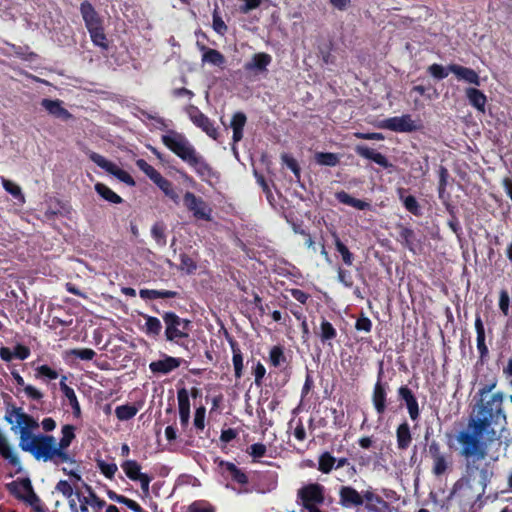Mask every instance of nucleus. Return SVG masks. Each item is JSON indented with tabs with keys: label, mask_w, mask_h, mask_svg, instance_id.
Wrapping results in <instances>:
<instances>
[{
	"label": "nucleus",
	"mask_w": 512,
	"mask_h": 512,
	"mask_svg": "<svg viewBox=\"0 0 512 512\" xmlns=\"http://www.w3.org/2000/svg\"><path fill=\"white\" fill-rule=\"evenodd\" d=\"M298 497L307 511L324 502V488L317 483L308 484L299 489Z\"/></svg>",
	"instance_id": "7"
},
{
	"label": "nucleus",
	"mask_w": 512,
	"mask_h": 512,
	"mask_svg": "<svg viewBox=\"0 0 512 512\" xmlns=\"http://www.w3.org/2000/svg\"><path fill=\"white\" fill-rule=\"evenodd\" d=\"M335 462H336V459L329 452H324L319 457L318 469L322 473L328 474L333 469Z\"/></svg>",
	"instance_id": "39"
},
{
	"label": "nucleus",
	"mask_w": 512,
	"mask_h": 512,
	"mask_svg": "<svg viewBox=\"0 0 512 512\" xmlns=\"http://www.w3.org/2000/svg\"><path fill=\"white\" fill-rule=\"evenodd\" d=\"M283 351L280 347L274 346L270 351V361L273 366L277 367L283 360Z\"/></svg>",
	"instance_id": "56"
},
{
	"label": "nucleus",
	"mask_w": 512,
	"mask_h": 512,
	"mask_svg": "<svg viewBox=\"0 0 512 512\" xmlns=\"http://www.w3.org/2000/svg\"><path fill=\"white\" fill-rule=\"evenodd\" d=\"M29 354V349L23 345H17L13 351V357L18 358L20 360H25L26 358H28Z\"/></svg>",
	"instance_id": "63"
},
{
	"label": "nucleus",
	"mask_w": 512,
	"mask_h": 512,
	"mask_svg": "<svg viewBox=\"0 0 512 512\" xmlns=\"http://www.w3.org/2000/svg\"><path fill=\"white\" fill-rule=\"evenodd\" d=\"M169 316H175V313L173 312H166L163 315V321L165 323L166 329H165V336L168 341H174L177 338H187L189 336L187 331L181 330V325H175V327L170 328V318Z\"/></svg>",
	"instance_id": "21"
},
{
	"label": "nucleus",
	"mask_w": 512,
	"mask_h": 512,
	"mask_svg": "<svg viewBox=\"0 0 512 512\" xmlns=\"http://www.w3.org/2000/svg\"><path fill=\"white\" fill-rule=\"evenodd\" d=\"M41 106L52 116L59 118L64 121H68L73 118L72 114L63 107L60 100L43 99Z\"/></svg>",
	"instance_id": "13"
},
{
	"label": "nucleus",
	"mask_w": 512,
	"mask_h": 512,
	"mask_svg": "<svg viewBox=\"0 0 512 512\" xmlns=\"http://www.w3.org/2000/svg\"><path fill=\"white\" fill-rule=\"evenodd\" d=\"M137 167L145 173L149 179L156 184L163 176L150 164H148L144 159H138L136 161Z\"/></svg>",
	"instance_id": "31"
},
{
	"label": "nucleus",
	"mask_w": 512,
	"mask_h": 512,
	"mask_svg": "<svg viewBox=\"0 0 512 512\" xmlns=\"http://www.w3.org/2000/svg\"><path fill=\"white\" fill-rule=\"evenodd\" d=\"M427 72L436 80H442L446 78L451 71L449 70V65L444 67L440 64H432L427 68Z\"/></svg>",
	"instance_id": "40"
},
{
	"label": "nucleus",
	"mask_w": 512,
	"mask_h": 512,
	"mask_svg": "<svg viewBox=\"0 0 512 512\" xmlns=\"http://www.w3.org/2000/svg\"><path fill=\"white\" fill-rule=\"evenodd\" d=\"M469 103L480 112L485 111L487 98L480 90L476 88H467L465 90Z\"/></svg>",
	"instance_id": "22"
},
{
	"label": "nucleus",
	"mask_w": 512,
	"mask_h": 512,
	"mask_svg": "<svg viewBox=\"0 0 512 512\" xmlns=\"http://www.w3.org/2000/svg\"><path fill=\"white\" fill-rule=\"evenodd\" d=\"M411 442V433L407 423H402L397 428V445L399 449H406Z\"/></svg>",
	"instance_id": "28"
},
{
	"label": "nucleus",
	"mask_w": 512,
	"mask_h": 512,
	"mask_svg": "<svg viewBox=\"0 0 512 512\" xmlns=\"http://www.w3.org/2000/svg\"><path fill=\"white\" fill-rule=\"evenodd\" d=\"M24 392L33 400H40L43 397V394L32 385H25Z\"/></svg>",
	"instance_id": "64"
},
{
	"label": "nucleus",
	"mask_w": 512,
	"mask_h": 512,
	"mask_svg": "<svg viewBox=\"0 0 512 512\" xmlns=\"http://www.w3.org/2000/svg\"><path fill=\"white\" fill-rule=\"evenodd\" d=\"M38 374L48 377L51 380H54L58 377V373L55 370H52L47 365H42L37 368Z\"/></svg>",
	"instance_id": "62"
},
{
	"label": "nucleus",
	"mask_w": 512,
	"mask_h": 512,
	"mask_svg": "<svg viewBox=\"0 0 512 512\" xmlns=\"http://www.w3.org/2000/svg\"><path fill=\"white\" fill-rule=\"evenodd\" d=\"M56 490L67 498H71L74 494L72 486L65 480H60L57 483Z\"/></svg>",
	"instance_id": "57"
},
{
	"label": "nucleus",
	"mask_w": 512,
	"mask_h": 512,
	"mask_svg": "<svg viewBox=\"0 0 512 512\" xmlns=\"http://www.w3.org/2000/svg\"><path fill=\"white\" fill-rule=\"evenodd\" d=\"M97 465L101 472L107 477V478H113L116 471H117V465L115 463H106L102 460H99L97 462Z\"/></svg>",
	"instance_id": "46"
},
{
	"label": "nucleus",
	"mask_w": 512,
	"mask_h": 512,
	"mask_svg": "<svg viewBox=\"0 0 512 512\" xmlns=\"http://www.w3.org/2000/svg\"><path fill=\"white\" fill-rule=\"evenodd\" d=\"M183 201L187 209L193 213L194 217L207 221L211 220V209L201 198L187 191Z\"/></svg>",
	"instance_id": "8"
},
{
	"label": "nucleus",
	"mask_w": 512,
	"mask_h": 512,
	"mask_svg": "<svg viewBox=\"0 0 512 512\" xmlns=\"http://www.w3.org/2000/svg\"><path fill=\"white\" fill-rule=\"evenodd\" d=\"M108 497L115 502L125 504L135 512H142V508L135 501L128 499L124 496L118 495L113 491L108 492Z\"/></svg>",
	"instance_id": "41"
},
{
	"label": "nucleus",
	"mask_w": 512,
	"mask_h": 512,
	"mask_svg": "<svg viewBox=\"0 0 512 512\" xmlns=\"http://www.w3.org/2000/svg\"><path fill=\"white\" fill-rule=\"evenodd\" d=\"M449 70L453 73L456 78L460 81H464L469 84L476 86L480 85V77L477 72L471 68L464 67L458 64H450Z\"/></svg>",
	"instance_id": "14"
},
{
	"label": "nucleus",
	"mask_w": 512,
	"mask_h": 512,
	"mask_svg": "<svg viewBox=\"0 0 512 512\" xmlns=\"http://www.w3.org/2000/svg\"><path fill=\"white\" fill-rule=\"evenodd\" d=\"M162 142L186 163H189L197 154L188 139L176 131H170L168 134L163 135Z\"/></svg>",
	"instance_id": "4"
},
{
	"label": "nucleus",
	"mask_w": 512,
	"mask_h": 512,
	"mask_svg": "<svg viewBox=\"0 0 512 512\" xmlns=\"http://www.w3.org/2000/svg\"><path fill=\"white\" fill-rule=\"evenodd\" d=\"M339 504L346 509L357 508L364 504L363 494L351 486H341L339 489Z\"/></svg>",
	"instance_id": "11"
},
{
	"label": "nucleus",
	"mask_w": 512,
	"mask_h": 512,
	"mask_svg": "<svg viewBox=\"0 0 512 512\" xmlns=\"http://www.w3.org/2000/svg\"><path fill=\"white\" fill-rule=\"evenodd\" d=\"M221 466H224L226 470L231 474L234 481L239 484H246L248 482V478L240 469H238L235 464L231 462H220Z\"/></svg>",
	"instance_id": "35"
},
{
	"label": "nucleus",
	"mask_w": 512,
	"mask_h": 512,
	"mask_svg": "<svg viewBox=\"0 0 512 512\" xmlns=\"http://www.w3.org/2000/svg\"><path fill=\"white\" fill-rule=\"evenodd\" d=\"M505 394L497 391L491 396H479L475 414L468 423V429L457 435V441L466 444L465 453L478 451L481 456L484 453L483 439L492 441L496 437L494 427H503L507 423L506 413L503 407Z\"/></svg>",
	"instance_id": "2"
},
{
	"label": "nucleus",
	"mask_w": 512,
	"mask_h": 512,
	"mask_svg": "<svg viewBox=\"0 0 512 512\" xmlns=\"http://www.w3.org/2000/svg\"><path fill=\"white\" fill-rule=\"evenodd\" d=\"M333 238H334V243H335V247H336V250L340 253V255L342 256V260L343 262L348 265V266H351L352 263H353V254L349 251V249L341 242V240L339 239V237L337 236L336 233H333Z\"/></svg>",
	"instance_id": "37"
},
{
	"label": "nucleus",
	"mask_w": 512,
	"mask_h": 512,
	"mask_svg": "<svg viewBox=\"0 0 512 512\" xmlns=\"http://www.w3.org/2000/svg\"><path fill=\"white\" fill-rule=\"evenodd\" d=\"M336 199L340 203H342V204H346V205L352 206V207L357 208L359 210H365L366 208L369 207V203H367L365 201H362L360 199H356V198L350 196L345 191L337 192L336 193Z\"/></svg>",
	"instance_id": "26"
},
{
	"label": "nucleus",
	"mask_w": 512,
	"mask_h": 512,
	"mask_svg": "<svg viewBox=\"0 0 512 512\" xmlns=\"http://www.w3.org/2000/svg\"><path fill=\"white\" fill-rule=\"evenodd\" d=\"M383 127L394 132H412L418 129V125L409 114L388 118L384 120Z\"/></svg>",
	"instance_id": "10"
},
{
	"label": "nucleus",
	"mask_w": 512,
	"mask_h": 512,
	"mask_svg": "<svg viewBox=\"0 0 512 512\" xmlns=\"http://www.w3.org/2000/svg\"><path fill=\"white\" fill-rule=\"evenodd\" d=\"M80 12L87 30L102 26V20L92 4L84 1L80 5Z\"/></svg>",
	"instance_id": "12"
},
{
	"label": "nucleus",
	"mask_w": 512,
	"mask_h": 512,
	"mask_svg": "<svg viewBox=\"0 0 512 512\" xmlns=\"http://www.w3.org/2000/svg\"><path fill=\"white\" fill-rule=\"evenodd\" d=\"M180 366V360L171 356H165L164 359L153 361L149 368L153 373L167 374Z\"/></svg>",
	"instance_id": "17"
},
{
	"label": "nucleus",
	"mask_w": 512,
	"mask_h": 512,
	"mask_svg": "<svg viewBox=\"0 0 512 512\" xmlns=\"http://www.w3.org/2000/svg\"><path fill=\"white\" fill-rule=\"evenodd\" d=\"M363 498L368 512H385L388 508V503L370 489L363 492Z\"/></svg>",
	"instance_id": "15"
},
{
	"label": "nucleus",
	"mask_w": 512,
	"mask_h": 512,
	"mask_svg": "<svg viewBox=\"0 0 512 512\" xmlns=\"http://www.w3.org/2000/svg\"><path fill=\"white\" fill-rule=\"evenodd\" d=\"M188 164L194 167L197 173L202 177H209L212 174L210 166L198 154H196Z\"/></svg>",
	"instance_id": "32"
},
{
	"label": "nucleus",
	"mask_w": 512,
	"mask_h": 512,
	"mask_svg": "<svg viewBox=\"0 0 512 512\" xmlns=\"http://www.w3.org/2000/svg\"><path fill=\"white\" fill-rule=\"evenodd\" d=\"M139 295L142 299L152 300L157 298H174L177 296V292L175 291H158V290H150V289H141Z\"/></svg>",
	"instance_id": "30"
},
{
	"label": "nucleus",
	"mask_w": 512,
	"mask_h": 512,
	"mask_svg": "<svg viewBox=\"0 0 512 512\" xmlns=\"http://www.w3.org/2000/svg\"><path fill=\"white\" fill-rule=\"evenodd\" d=\"M398 392L400 398L406 403L410 418L416 420L419 417V407L412 391L406 386H401Z\"/></svg>",
	"instance_id": "18"
},
{
	"label": "nucleus",
	"mask_w": 512,
	"mask_h": 512,
	"mask_svg": "<svg viewBox=\"0 0 512 512\" xmlns=\"http://www.w3.org/2000/svg\"><path fill=\"white\" fill-rule=\"evenodd\" d=\"M121 467L126 476L133 481H137L144 474L141 473V466L135 460H127L123 462Z\"/></svg>",
	"instance_id": "27"
},
{
	"label": "nucleus",
	"mask_w": 512,
	"mask_h": 512,
	"mask_svg": "<svg viewBox=\"0 0 512 512\" xmlns=\"http://www.w3.org/2000/svg\"><path fill=\"white\" fill-rule=\"evenodd\" d=\"M315 160L319 165L324 166H336L339 163V157L337 154L330 152H319L315 154Z\"/></svg>",
	"instance_id": "38"
},
{
	"label": "nucleus",
	"mask_w": 512,
	"mask_h": 512,
	"mask_svg": "<svg viewBox=\"0 0 512 512\" xmlns=\"http://www.w3.org/2000/svg\"><path fill=\"white\" fill-rule=\"evenodd\" d=\"M95 190L102 198H104L106 201H109L111 203L119 204L123 201L122 198L118 194H116L108 186H106L102 183H97L95 185Z\"/></svg>",
	"instance_id": "29"
},
{
	"label": "nucleus",
	"mask_w": 512,
	"mask_h": 512,
	"mask_svg": "<svg viewBox=\"0 0 512 512\" xmlns=\"http://www.w3.org/2000/svg\"><path fill=\"white\" fill-rule=\"evenodd\" d=\"M213 29L219 35H224L227 31V26L222 20V18L218 15L217 11L213 12Z\"/></svg>",
	"instance_id": "52"
},
{
	"label": "nucleus",
	"mask_w": 512,
	"mask_h": 512,
	"mask_svg": "<svg viewBox=\"0 0 512 512\" xmlns=\"http://www.w3.org/2000/svg\"><path fill=\"white\" fill-rule=\"evenodd\" d=\"M499 308L503 312L504 315H508L509 311V295L506 290L500 291L499 296Z\"/></svg>",
	"instance_id": "59"
},
{
	"label": "nucleus",
	"mask_w": 512,
	"mask_h": 512,
	"mask_svg": "<svg viewBox=\"0 0 512 512\" xmlns=\"http://www.w3.org/2000/svg\"><path fill=\"white\" fill-rule=\"evenodd\" d=\"M181 265L180 269L186 271L188 274L192 273L196 269L195 262L186 254H181Z\"/></svg>",
	"instance_id": "55"
},
{
	"label": "nucleus",
	"mask_w": 512,
	"mask_h": 512,
	"mask_svg": "<svg viewBox=\"0 0 512 512\" xmlns=\"http://www.w3.org/2000/svg\"><path fill=\"white\" fill-rule=\"evenodd\" d=\"M283 163L292 170L295 176L299 179L300 177V168L298 166L297 161L287 154H283L281 157Z\"/></svg>",
	"instance_id": "54"
},
{
	"label": "nucleus",
	"mask_w": 512,
	"mask_h": 512,
	"mask_svg": "<svg viewBox=\"0 0 512 512\" xmlns=\"http://www.w3.org/2000/svg\"><path fill=\"white\" fill-rule=\"evenodd\" d=\"M7 487L12 494L32 506L36 512H44L40 506V499L35 494L29 478L13 481Z\"/></svg>",
	"instance_id": "5"
},
{
	"label": "nucleus",
	"mask_w": 512,
	"mask_h": 512,
	"mask_svg": "<svg viewBox=\"0 0 512 512\" xmlns=\"http://www.w3.org/2000/svg\"><path fill=\"white\" fill-rule=\"evenodd\" d=\"M498 384V380L496 377H493L490 379L487 383L483 384L482 387L478 390V397L479 396H491L494 392H492Z\"/></svg>",
	"instance_id": "51"
},
{
	"label": "nucleus",
	"mask_w": 512,
	"mask_h": 512,
	"mask_svg": "<svg viewBox=\"0 0 512 512\" xmlns=\"http://www.w3.org/2000/svg\"><path fill=\"white\" fill-rule=\"evenodd\" d=\"M371 327H372V323H371L370 319L365 316L358 318L356 321V324H355V328L358 331L370 332Z\"/></svg>",
	"instance_id": "60"
},
{
	"label": "nucleus",
	"mask_w": 512,
	"mask_h": 512,
	"mask_svg": "<svg viewBox=\"0 0 512 512\" xmlns=\"http://www.w3.org/2000/svg\"><path fill=\"white\" fill-rule=\"evenodd\" d=\"M151 234L159 245L164 246L166 244L163 225L159 223L154 224L151 229Z\"/></svg>",
	"instance_id": "47"
},
{
	"label": "nucleus",
	"mask_w": 512,
	"mask_h": 512,
	"mask_svg": "<svg viewBox=\"0 0 512 512\" xmlns=\"http://www.w3.org/2000/svg\"><path fill=\"white\" fill-rule=\"evenodd\" d=\"M386 392L382 384L378 381L373 391V404L379 414H382L386 408Z\"/></svg>",
	"instance_id": "25"
},
{
	"label": "nucleus",
	"mask_w": 512,
	"mask_h": 512,
	"mask_svg": "<svg viewBox=\"0 0 512 512\" xmlns=\"http://www.w3.org/2000/svg\"><path fill=\"white\" fill-rule=\"evenodd\" d=\"M355 152L357 153V155H359L360 157H363L365 159H368V160H371V161H374V157L376 156V150L372 149V148H369L365 145H357L355 147Z\"/></svg>",
	"instance_id": "50"
},
{
	"label": "nucleus",
	"mask_w": 512,
	"mask_h": 512,
	"mask_svg": "<svg viewBox=\"0 0 512 512\" xmlns=\"http://www.w3.org/2000/svg\"><path fill=\"white\" fill-rule=\"evenodd\" d=\"M271 56L267 53H256L252 59L245 63L244 68L246 71H265L267 66L271 63Z\"/></svg>",
	"instance_id": "20"
},
{
	"label": "nucleus",
	"mask_w": 512,
	"mask_h": 512,
	"mask_svg": "<svg viewBox=\"0 0 512 512\" xmlns=\"http://www.w3.org/2000/svg\"><path fill=\"white\" fill-rule=\"evenodd\" d=\"M69 353L80 358L81 360H92L96 355L95 351L90 348L72 349Z\"/></svg>",
	"instance_id": "49"
},
{
	"label": "nucleus",
	"mask_w": 512,
	"mask_h": 512,
	"mask_svg": "<svg viewBox=\"0 0 512 512\" xmlns=\"http://www.w3.org/2000/svg\"><path fill=\"white\" fill-rule=\"evenodd\" d=\"M4 420L11 425V431L19 434V448L30 453L35 460L52 462L55 465L75 463L74 457L67 452L75 438L73 425L67 424L62 427V438L57 442L52 435L34 434L33 431L39 428V423L21 407L7 404Z\"/></svg>",
	"instance_id": "1"
},
{
	"label": "nucleus",
	"mask_w": 512,
	"mask_h": 512,
	"mask_svg": "<svg viewBox=\"0 0 512 512\" xmlns=\"http://www.w3.org/2000/svg\"><path fill=\"white\" fill-rule=\"evenodd\" d=\"M178 405H179V416L182 426H187L190 419V403L188 392L185 388H182L177 393Z\"/></svg>",
	"instance_id": "19"
},
{
	"label": "nucleus",
	"mask_w": 512,
	"mask_h": 512,
	"mask_svg": "<svg viewBox=\"0 0 512 512\" xmlns=\"http://www.w3.org/2000/svg\"><path fill=\"white\" fill-rule=\"evenodd\" d=\"M205 413H206V410L203 406L196 409L195 416H194V425L196 428L201 429V430L204 429Z\"/></svg>",
	"instance_id": "58"
},
{
	"label": "nucleus",
	"mask_w": 512,
	"mask_h": 512,
	"mask_svg": "<svg viewBox=\"0 0 512 512\" xmlns=\"http://www.w3.org/2000/svg\"><path fill=\"white\" fill-rule=\"evenodd\" d=\"M89 158L93 161L97 166L104 169L109 174L115 176L121 182L127 184L128 186H135L134 179L127 173L126 171L120 169L116 164L107 160L102 155L96 152H90Z\"/></svg>",
	"instance_id": "6"
},
{
	"label": "nucleus",
	"mask_w": 512,
	"mask_h": 512,
	"mask_svg": "<svg viewBox=\"0 0 512 512\" xmlns=\"http://www.w3.org/2000/svg\"><path fill=\"white\" fill-rule=\"evenodd\" d=\"M90 37L94 45L99 46L103 49L108 48L107 38L104 33L103 25L97 28L88 30Z\"/></svg>",
	"instance_id": "36"
},
{
	"label": "nucleus",
	"mask_w": 512,
	"mask_h": 512,
	"mask_svg": "<svg viewBox=\"0 0 512 512\" xmlns=\"http://www.w3.org/2000/svg\"><path fill=\"white\" fill-rule=\"evenodd\" d=\"M403 204L405 208L412 214L418 215L419 214V204L416 200V198L412 195H409L403 199Z\"/></svg>",
	"instance_id": "53"
},
{
	"label": "nucleus",
	"mask_w": 512,
	"mask_h": 512,
	"mask_svg": "<svg viewBox=\"0 0 512 512\" xmlns=\"http://www.w3.org/2000/svg\"><path fill=\"white\" fill-rule=\"evenodd\" d=\"M144 318L146 320L144 326L145 333L151 336H158L162 329L160 320L156 317L149 315H144Z\"/></svg>",
	"instance_id": "34"
},
{
	"label": "nucleus",
	"mask_w": 512,
	"mask_h": 512,
	"mask_svg": "<svg viewBox=\"0 0 512 512\" xmlns=\"http://www.w3.org/2000/svg\"><path fill=\"white\" fill-rule=\"evenodd\" d=\"M432 460H433L432 472L434 473V475L441 476L444 473H446V471L448 470V468L450 466V460L447 455L444 454L441 456L433 457Z\"/></svg>",
	"instance_id": "33"
},
{
	"label": "nucleus",
	"mask_w": 512,
	"mask_h": 512,
	"mask_svg": "<svg viewBox=\"0 0 512 512\" xmlns=\"http://www.w3.org/2000/svg\"><path fill=\"white\" fill-rule=\"evenodd\" d=\"M246 115L242 112H237L233 115L231 120V128L233 130V142L237 143L243 138V128L246 124Z\"/></svg>",
	"instance_id": "23"
},
{
	"label": "nucleus",
	"mask_w": 512,
	"mask_h": 512,
	"mask_svg": "<svg viewBox=\"0 0 512 512\" xmlns=\"http://www.w3.org/2000/svg\"><path fill=\"white\" fill-rule=\"evenodd\" d=\"M200 50L203 52L202 62H207L219 67L224 65L225 57L218 50L208 48L204 45L200 46Z\"/></svg>",
	"instance_id": "24"
},
{
	"label": "nucleus",
	"mask_w": 512,
	"mask_h": 512,
	"mask_svg": "<svg viewBox=\"0 0 512 512\" xmlns=\"http://www.w3.org/2000/svg\"><path fill=\"white\" fill-rule=\"evenodd\" d=\"M0 455L13 466L21 468L20 458L15 448L9 443L7 436L0 430Z\"/></svg>",
	"instance_id": "16"
},
{
	"label": "nucleus",
	"mask_w": 512,
	"mask_h": 512,
	"mask_svg": "<svg viewBox=\"0 0 512 512\" xmlns=\"http://www.w3.org/2000/svg\"><path fill=\"white\" fill-rule=\"evenodd\" d=\"M266 453V446L262 443H255L250 446V455L254 458L263 457Z\"/></svg>",
	"instance_id": "61"
},
{
	"label": "nucleus",
	"mask_w": 512,
	"mask_h": 512,
	"mask_svg": "<svg viewBox=\"0 0 512 512\" xmlns=\"http://www.w3.org/2000/svg\"><path fill=\"white\" fill-rule=\"evenodd\" d=\"M487 442H490L489 440L483 439V445H484V453L483 456L476 451L471 454L465 453V446L463 442H459L461 445V455L466 457L467 463H466V481L471 487L477 486L481 493L485 492V488L490 480V477L492 475V471L490 470V466L487 462L482 463L481 461L484 460L487 456Z\"/></svg>",
	"instance_id": "3"
},
{
	"label": "nucleus",
	"mask_w": 512,
	"mask_h": 512,
	"mask_svg": "<svg viewBox=\"0 0 512 512\" xmlns=\"http://www.w3.org/2000/svg\"><path fill=\"white\" fill-rule=\"evenodd\" d=\"M233 350V365L235 370V376L236 378H240L242 375V369H243V358L242 354L239 348H236L234 345H232Z\"/></svg>",
	"instance_id": "44"
},
{
	"label": "nucleus",
	"mask_w": 512,
	"mask_h": 512,
	"mask_svg": "<svg viewBox=\"0 0 512 512\" xmlns=\"http://www.w3.org/2000/svg\"><path fill=\"white\" fill-rule=\"evenodd\" d=\"M186 112L190 118V120L199 127L203 132H205L209 137L214 140L218 137V131L213 126L210 119L204 115L196 106L190 105L187 107Z\"/></svg>",
	"instance_id": "9"
},
{
	"label": "nucleus",
	"mask_w": 512,
	"mask_h": 512,
	"mask_svg": "<svg viewBox=\"0 0 512 512\" xmlns=\"http://www.w3.org/2000/svg\"><path fill=\"white\" fill-rule=\"evenodd\" d=\"M137 413V409L134 406L122 405L115 409V414L119 420H129L133 418Z\"/></svg>",
	"instance_id": "42"
},
{
	"label": "nucleus",
	"mask_w": 512,
	"mask_h": 512,
	"mask_svg": "<svg viewBox=\"0 0 512 512\" xmlns=\"http://www.w3.org/2000/svg\"><path fill=\"white\" fill-rule=\"evenodd\" d=\"M2 184H3V188L8 193H10L15 198H19L22 202H24V196L22 194L20 186H18L16 183H14L10 180H7V179H3Z\"/></svg>",
	"instance_id": "43"
},
{
	"label": "nucleus",
	"mask_w": 512,
	"mask_h": 512,
	"mask_svg": "<svg viewBox=\"0 0 512 512\" xmlns=\"http://www.w3.org/2000/svg\"><path fill=\"white\" fill-rule=\"evenodd\" d=\"M335 336H336V330L331 325V323H329L328 321H323L321 323V334H320L321 340L322 341L331 340V339L335 338Z\"/></svg>",
	"instance_id": "45"
},
{
	"label": "nucleus",
	"mask_w": 512,
	"mask_h": 512,
	"mask_svg": "<svg viewBox=\"0 0 512 512\" xmlns=\"http://www.w3.org/2000/svg\"><path fill=\"white\" fill-rule=\"evenodd\" d=\"M448 176H449L448 170L445 167L441 166L439 169V186H438V193H439L440 198H443V196H444Z\"/></svg>",
	"instance_id": "48"
}]
</instances>
